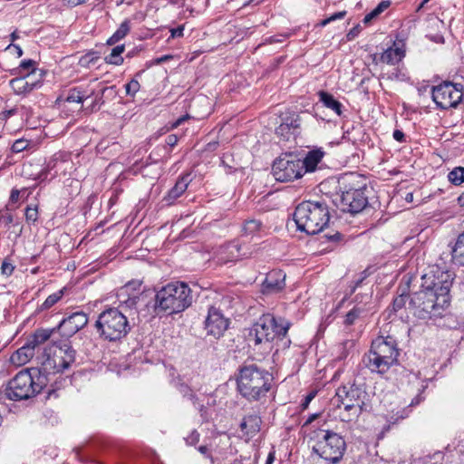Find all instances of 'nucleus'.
Listing matches in <instances>:
<instances>
[{
  "label": "nucleus",
  "mask_w": 464,
  "mask_h": 464,
  "mask_svg": "<svg viewBox=\"0 0 464 464\" xmlns=\"http://www.w3.org/2000/svg\"><path fill=\"white\" fill-rule=\"evenodd\" d=\"M140 84L136 79H132L125 84L126 94L133 97L140 90Z\"/></svg>",
  "instance_id": "nucleus-46"
},
{
  "label": "nucleus",
  "mask_w": 464,
  "mask_h": 464,
  "mask_svg": "<svg viewBox=\"0 0 464 464\" xmlns=\"http://www.w3.org/2000/svg\"><path fill=\"white\" fill-rule=\"evenodd\" d=\"M100 59V54L96 51H90L84 55L81 56L78 64L82 68H91L95 65Z\"/></svg>",
  "instance_id": "nucleus-37"
},
{
  "label": "nucleus",
  "mask_w": 464,
  "mask_h": 464,
  "mask_svg": "<svg viewBox=\"0 0 464 464\" xmlns=\"http://www.w3.org/2000/svg\"><path fill=\"white\" fill-rule=\"evenodd\" d=\"M336 396L343 407L341 413L343 421H356L363 412H370L372 410L371 396L364 382L355 381L340 386L336 391Z\"/></svg>",
  "instance_id": "nucleus-5"
},
{
  "label": "nucleus",
  "mask_w": 464,
  "mask_h": 464,
  "mask_svg": "<svg viewBox=\"0 0 464 464\" xmlns=\"http://www.w3.org/2000/svg\"><path fill=\"white\" fill-rule=\"evenodd\" d=\"M140 285H141L140 281H131V282L127 283L124 285L123 289L125 290L126 293H128L130 290H140Z\"/></svg>",
  "instance_id": "nucleus-54"
},
{
  "label": "nucleus",
  "mask_w": 464,
  "mask_h": 464,
  "mask_svg": "<svg viewBox=\"0 0 464 464\" xmlns=\"http://www.w3.org/2000/svg\"><path fill=\"white\" fill-rule=\"evenodd\" d=\"M184 28H185V25L184 24H181L176 28H172L169 30L170 32V38H178V37H182L183 36V32H184Z\"/></svg>",
  "instance_id": "nucleus-53"
},
{
  "label": "nucleus",
  "mask_w": 464,
  "mask_h": 464,
  "mask_svg": "<svg viewBox=\"0 0 464 464\" xmlns=\"http://www.w3.org/2000/svg\"><path fill=\"white\" fill-rule=\"evenodd\" d=\"M399 354L396 339L391 335H380L372 340L371 348L364 354L362 362L372 372L382 375L398 363Z\"/></svg>",
  "instance_id": "nucleus-6"
},
{
  "label": "nucleus",
  "mask_w": 464,
  "mask_h": 464,
  "mask_svg": "<svg viewBox=\"0 0 464 464\" xmlns=\"http://www.w3.org/2000/svg\"><path fill=\"white\" fill-rule=\"evenodd\" d=\"M222 257L224 262H236L250 256L251 252L246 249L238 240L228 242L223 246Z\"/></svg>",
  "instance_id": "nucleus-21"
},
{
  "label": "nucleus",
  "mask_w": 464,
  "mask_h": 464,
  "mask_svg": "<svg viewBox=\"0 0 464 464\" xmlns=\"http://www.w3.org/2000/svg\"><path fill=\"white\" fill-rule=\"evenodd\" d=\"M23 70L30 71L28 73L32 74L35 71V62L32 59L22 61L19 67L15 71L18 74H21Z\"/></svg>",
  "instance_id": "nucleus-45"
},
{
  "label": "nucleus",
  "mask_w": 464,
  "mask_h": 464,
  "mask_svg": "<svg viewBox=\"0 0 464 464\" xmlns=\"http://www.w3.org/2000/svg\"><path fill=\"white\" fill-rule=\"evenodd\" d=\"M178 142V137L174 134H170L166 138V144L169 147H174Z\"/></svg>",
  "instance_id": "nucleus-60"
},
{
  "label": "nucleus",
  "mask_w": 464,
  "mask_h": 464,
  "mask_svg": "<svg viewBox=\"0 0 464 464\" xmlns=\"http://www.w3.org/2000/svg\"><path fill=\"white\" fill-rule=\"evenodd\" d=\"M198 450L205 457H207V458H210L211 457L210 456V452H209V449L207 446H205V445L199 446Z\"/></svg>",
  "instance_id": "nucleus-64"
},
{
  "label": "nucleus",
  "mask_w": 464,
  "mask_h": 464,
  "mask_svg": "<svg viewBox=\"0 0 464 464\" xmlns=\"http://www.w3.org/2000/svg\"><path fill=\"white\" fill-rule=\"evenodd\" d=\"M363 312L362 308L360 307H353L352 310H350L344 319V324L346 325H352L355 322V320L361 315V314Z\"/></svg>",
  "instance_id": "nucleus-44"
},
{
  "label": "nucleus",
  "mask_w": 464,
  "mask_h": 464,
  "mask_svg": "<svg viewBox=\"0 0 464 464\" xmlns=\"http://www.w3.org/2000/svg\"><path fill=\"white\" fill-rule=\"evenodd\" d=\"M423 400L424 397H422L420 393L418 394L411 400V403L408 406L403 407L401 410H398L396 412L392 411L391 414H389L387 421L390 424H395L399 420H402L408 418L411 412V408L419 405Z\"/></svg>",
  "instance_id": "nucleus-25"
},
{
  "label": "nucleus",
  "mask_w": 464,
  "mask_h": 464,
  "mask_svg": "<svg viewBox=\"0 0 464 464\" xmlns=\"http://www.w3.org/2000/svg\"><path fill=\"white\" fill-rule=\"evenodd\" d=\"M0 222L5 226H9L14 222V217L10 213H5L0 216Z\"/></svg>",
  "instance_id": "nucleus-55"
},
{
  "label": "nucleus",
  "mask_w": 464,
  "mask_h": 464,
  "mask_svg": "<svg viewBox=\"0 0 464 464\" xmlns=\"http://www.w3.org/2000/svg\"><path fill=\"white\" fill-rule=\"evenodd\" d=\"M18 112V108H13L3 111V118L7 119Z\"/></svg>",
  "instance_id": "nucleus-63"
},
{
  "label": "nucleus",
  "mask_w": 464,
  "mask_h": 464,
  "mask_svg": "<svg viewBox=\"0 0 464 464\" xmlns=\"http://www.w3.org/2000/svg\"><path fill=\"white\" fill-rule=\"evenodd\" d=\"M285 286V274L282 270H272L266 274L262 283L261 292L264 295H273L281 292Z\"/></svg>",
  "instance_id": "nucleus-19"
},
{
  "label": "nucleus",
  "mask_w": 464,
  "mask_h": 464,
  "mask_svg": "<svg viewBox=\"0 0 464 464\" xmlns=\"http://www.w3.org/2000/svg\"><path fill=\"white\" fill-rule=\"evenodd\" d=\"M173 384L183 397H187L194 406H197L198 397L188 384L182 382L180 378L174 380Z\"/></svg>",
  "instance_id": "nucleus-33"
},
{
  "label": "nucleus",
  "mask_w": 464,
  "mask_h": 464,
  "mask_svg": "<svg viewBox=\"0 0 464 464\" xmlns=\"http://www.w3.org/2000/svg\"><path fill=\"white\" fill-rule=\"evenodd\" d=\"M409 296L405 295H401L393 299L392 304V308L394 313L398 312L401 308H403L406 304Z\"/></svg>",
  "instance_id": "nucleus-47"
},
{
  "label": "nucleus",
  "mask_w": 464,
  "mask_h": 464,
  "mask_svg": "<svg viewBox=\"0 0 464 464\" xmlns=\"http://www.w3.org/2000/svg\"><path fill=\"white\" fill-rule=\"evenodd\" d=\"M392 137L395 140H397L399 142L406 141L405 134L400 130H395L393 131Z\"/></svg>",
  "instance_id": "nucleus-58"
},
{
  "label": "nucleus",
  "mask_w": 464,
  "mask_h": 464,
  "mask_svg": "<svg viewBox=\"0 0 464 464\" xmlns=\"http://www.w3.org/2000/svg\"><path fill=\"white\" fill-rule=\"evenodd\" d=\"M382 78L390 81H404L406 79V74L399 67H393L386 72L383 71L382 72Z\"/></svg>",
  "instance_id": "nucleus-40"
},
{
  "label": "nucleus",
  "mask_w": 464,
  "mask_h": 464,
  "mask_svg": "<svg viewBox=\"0 0 464 464\" xmlns=\"http://www.w3.org/2000/svg\"><path fill=\"white\" fill-rule=\"evenodd\" d=\"M274 377L266 369L254 362H244L238 368L237 390L249 402H262L267 398Z\"/></svg>",
  "instance_id": "nucleus-2"
},
{
  "label": "nucleus",
  "mask_w": 464,
  "mask_h": 464,
  "mask_svg": "<svg viewBox=\"0 0 464 464\" xmlns=\"http://www.w3.org/2000/svg\"><path fill=\"white\" fill-rule=\"evenodd\" d=\"M50 167L48 166L46 169H43L37 176L36 179L40 181H44L48 179V173H49Z\"/></svg>",
  "instance_id": "nucleus-61"
},
{
  "label": "nucleus",
  "mask_w": 464,
  "mask_h": 464,
  "mask_svg": "<svg viewBox=\"0 0 464 464\" xmlns=\"http://www.w3.org/2000/svg\"><path fill=\"white\" fill-rule=\"evenodd\" d=\"M29 145L28 140H16L12 145V151L14 153H18L24 151Z\"/></svg>",
  "instance_id": "nucleus-48"
},
{
  "label": "nucleus",
  "mask_w": 464,
  "mask_h": 464,
  "mask_svg": "<svg viewBox=\"0 0 464 464\" xmlns=\"http://www.w3.org/2000/svg\"><path fill=\"white\" fill-rule=\"evenodd\" d=\"M63 290H59L52 295H50L46 299L45 301L41 304L40 306V310L41 311H44V310H48L50 309L52 306H53L59 300H61V298L63 297Z\"/></svg>",
  "instance_id": "nucleus-41"
},
{
  "label": "nucleus",
  "mask_w": 464,
  "mask_h": 464,
  "mask_svg": "<svg viewBox=\"0 0 464 464\" xmlns=\"http://www.w3.org/2000/svg\"><path fill=\"white\" fill-rule=\"evenodd\" d=\"M1 270H2V274L10 276L13 274V272L14 270V266L11 263L7 262L6 260H4L2 263V266H1Z\"/></svg>",
  "instance_id": "nucleus-51"
},
{
  "label": "nucleus",
  "mask_w": 464,
  "mask_h": 464,
  "mask_svg": "<svg viewBox=\"0 0 464 464\" xmlns=\"http://www.w3.org/2000/svg\"><path fill=\"white\" fill-rule=\"evenodd\" d=\"M31 73H26L24 76L16 77L10 81V87L15 94L25 95L39 85V82L36 81H29Z\"/></svg>",
  "instance_id": "nucleus-22"
},
{
  "label": "nucleus",
  "mask_w": 464,
  "mask_h": 464,
  "mask_svg": "<svg viewBox=\"0 0 464 464\" xmlns=\"http://www.w3.org/2000/svg\"><path fill=\"white\" fill-rule=\"evenodd\" d=\"M390 5L391 2L389 0L382 1L372 11H371L364 16L362 23L364 24H369L373 19L377 18Z\"/></svg>",
  "instance_id": "nucleus-36"
},
{
  "label": "nucleus",
  "mask_w": 464,
  "mask_h": 464,
  "mask_svg": "<svg viewBox=\"0 0 464 464\" xmlns=\"http://www.w3.org/2000/svg\"><path fill=\"white\" fill-rule=\"evenodd\" d=\"M88 0H63L65 5H67L70 7L77 6L81 4L86 3Z\"/></svg>",
  "instance_id": "nucleus-62"
},
{
  "label": "nucleus",
  "mask_w": 464,
  "mask_h": 464,
  "mask_svg": "<svg viewBox=\"0 0 464 464\" xmlns=\"http://www.w3.org/2000/svg\"><path fill=\"white\" fill-rule=\"evenodd\" d=\"M293 217L299 231L315 235L329 223V207L323 199L304 200L296 206Z\"/></svg>",
  "instance_id": "nucleus-7"
},
{
  "label": "nucleus",
  "mask_w": 464,
  "mask_h": 464,
  "mask_svg": "<svg viewBox=\"0 0 464 464\" xmlns=\"http://www.w3.org/2000/svg\"><path fill=\"white\" fill-rule=\"evenodd\" d=\"M263 229V223L257 219H248L243 225L245 235H256Z\"/></svg>",
  "instance_id": "nucleus-38"
},
{
  "label": "nucleus",
  "mask_w": 464,
  "mask_h": 464,
  "mask_svg": "<svg viewBox=\"0 0 464 464\" xmlns=\"http://www.w3.org/2000/svg\"><path fill=\"white\" fill-rule=\"evenodd\" d=\"M405 56V52L399 48L389 47L380 55L381 63H386L388 65L395 66L397 65Z\"/></svg>",
  "instance_id": "nucleus-29"
},
{
  "label": "nucleus",
  "mask_w": 464,
  "mask_h": 464,
  "mask_svg": "<svg viewBox=\"0 0 464 464\" xmlns=\"http://www.w3.org/2000/svg\"><path fill=\"white\" fill-rule=\"evenodd\" d=\"M449 180L454 185H460L464 182V168H454L448 175Z\"/></svg>",
  "instance_id": "nucleus-42"
},
{
  "label": "nucleus",
  "mask_w": 464,
  "mask_h": 464,
  "mask_svg": "<svg viewBox=\"0 0 464 464\" xmlns=\"http://www.w3.org/2000/svg\"><path fill=\"white\" fill-rule=\"evenodd\" d=\"M25 220L28 224L34 225L38 220L39 212L38 206H27L24 210Z\"/></svg>",
  "instance_id": "nucleus-43"
},
{
  "label": "nucleus",
  "mask_w": 464,
  "mask_h": 464,
  "mask_svg": "<svg viewBox=\"0 0 464 464\" xmlns=\"http://www.w3.org/2000/svg\"><path fill=\"white\" fill-rule=\"evenodd\" d=\"M58 347L62 352L63 366H66V369H68L75 362L76 351L68 342L58 344Z\"/></svg>",
  "instance_id": "nucleus-31"
},
{
  "label": "nucleus",
  "mask_w": 464,
  "mask_h": 464,
  "mask_svg": "<svg viewBox=\"0 0 464 464\" xmlns=\"http://www.w3.org/2000/svg\"><path fill=\"white\" fill-rule=\"evenodd\" d=\"M34 356V350L25 343L21 348L16 350L10 357V362L16 366H22L27 363Z\"/></svg>",
  "instance_id": "nucleus-27"
},
{
  "label": "nucleus",
  "mask_w": 464,
  "mask_h": 464,
  "mask_svg": "<svg viewBox=\"0 0 464 464\" xmlns=\"http://www.w3.org/2000/svg\"><path fill=\"white\" fill-rule=\"evenodd\" d=\"M93 94H94L93 90H89L87 87H84V86H76V87L71 88L68 91V93H67L66 97L64 98V100L67 102L82 103L85 100H87Z\"/></svg>",
  "instance_id": "nucleus-28"
},
{
  "label": "nucleus",
  "mask_w": 464,
  "mask_h": 464,
  "mask_svg": "<svg viewBox=\"0 0 464 464\" xmlns=\"http://www.w3.org/2000/svg\"><path fill=\"white\" fill-rule=\"evenodd\" d=\"M48 383L49 379H46L38 368H26L17 372L7 382L5 393L11 401L28 400L39 394Z\"/></svg>",
  "instance_id": "nucleus-8"
},
{
  "label": "nucleus",
  "mask_w": 464,
  "mask_h": 464,
  "mask_svg": "<svg viewBox=\"0 0 464 464\" xmlns=\"http://www.w3.org/2000/svg\"><path fill=\"white\" fill-rule=\"evenodd\" d=\"M38 370L49 380L52 373L63 372L66 370V366H63V359L58 344L54 343L53 345L52 352L47 354V358L43 362L42 366Z\"/></svg>",
  "instance_id": "nucleus-18"
},
{
  "label": "nucleus",
  "mask_w": 464,
  "mask_h": 464,
  "mask_svg": "<svg viewBox=\"0 0 464 464\" xmlns=\"http://www.w3.org/2000/svg\"><path fill=\"white\" fill-rule=\"evenodd\" d=\"M372 188L364 178L355 172L346 173L338 180V189L332 196V202L342 212L356 215L369 206Z\"/></svg>",
  "instance_id": "nucleus-1"
},
{
  "label": "nucleus",
  "mask_w": 464,
  "mask_h": 464,
  "mask_svg": "<svg viewBox=\"0 0 464 464\" xmlns=\"http://www.w3.org/2000/svg\"><path fill=\"white\" fill-rule=\"evenodd\" d=\"M200 439V434L198 432V430H193L189 435L184 438L187 445L194 446L196 445Z\"/></svg>",
  "instance_id": "nucleus-49"
},
{
  "label": "nucleus",
  "mask_w": 464,
  "mask_h": 464,
  "mask_svg": "<svg viewBox=\"0 0 464 464\" xmlns=\"http://www.w3.org/2000/svg\"><path fill=\"white\" fill-rule=\"evenodd\" d=\"M88 324V316L83 312H75L63 319L58 324L60 334L64 337H72Z\"/></svg>",
  "instance_id": "nucleus-17"
},
{
  "label": "nucleus",
  "mask_w": 464,
  "mask_h": 464,
  "mask_svg": "<svg viewBox=\"0 0 464 464\" xmlns=\"http://www.w3.org/2000/svg\"><path fill=\"white\" fill-rule=\"evenodd\" d=\"M290 326V322L285 318L266 314L248 329L246 341L249 346L270 349L274 340H283L285 337Z\"/></svg>",
  "instance_id": "nucleus-3"
},
{
  "label": "nucleus",
  "mask_w": 464,
  "mask_h": 464,
  "mask_svg": "<svg viewBox=\"0 0 464 464\" xmlns=\"http://www.w3.org/2000/svg\"><path fill=\"white\" fill-rule=\"evenodd\" d=\"M451 254L455 263L464 266V231L459 235Z\"/></svg>",
  "instance_id": "nucleus-32"
},
{
  "label": "nucleus",
  "mask_w": 464,
  "mask_h": 464,
  "mask_svg": "<svg viewBox=\"0 0 464 464\" xmlns=\"http://www.w3.org/2000/svg\"><path fill=\"white\" fill-rule=\"evenodd\" d=\"M139 299L140 296L137 295H130L126 300L121 301L118 308L122 310L125 314L127 312L132 313L133 310L137 309Z\"/></svg>",
  "instance_id": "nucleus-39"
},
{
  "label": "nucleus",
  "mask_w": 464,
  "mask_h": 464,
  "mask_svg": "<svg viewBox=\"0 0 464 464\" xmlns=\"http://www.w3.org/2000/svg\"><path fill=\"white\" fill-rule=\"evenodd\" d=\"M431 97L437 108L440 110L456 108L463 100L464 85L444 81L431 87Z\"/></svg>",
  "instance_id": "nucleus-12"
},
{
  "label": "nucleus",
  "mask_w": 464,
  "mask_h": 464,
  "mask_svg": "<svg viewBox=\"0 0 464 464\" xmlns=\"http://www.w3.org/2000/svg\"><path fill=\"white\" fill-rule=\"evenodd\" d=\"M54 329H37L29 336L26 343L34 349L46 342L53 333Z\"/></svg>",
  "instance_id": "nucleus-30"
},
{
  "label": "nucleus",
  "mask_w": 464,
  "mask_h": 464,
  "mask_svg": "<svg viewBox=\"0 0 464 464\" xmlns=\"http://www.w3.org/2000/svg\"><path fill=\"white\" fill-rule=\"evenodd\" d=\"M346 14H347V12L345 10H343V11L334 13V14L327 17V19L330 20V23H332L336 20L343 19L346 16Z\"/></svg>",
  "instance_id": "nucleus-57"
},
{
  "label": "nucleus",
  "mask_w": 464,
  "mask_h": 464,
  "mask_svg": "<svg viewBox=\"0 0 464 464\" xmlns=\"http://www.w3.org/2000/svg\"><path fill=\"white\" fill-rule=\"evenodd\" d=\"M190 182L191 178L189 173L179 176L175 185L163 197L162 203L164 206L169 207L174 205L177 199L185 193Z\"/></svg>",
  "instance_id": "nucleus-20"
},
{
  "label": "nucleus",
  "mask_w": 464,
  "mask_h": 464,
  "mask_svg": "<svg viewBox=\"0 0 464 464\" xmlns=\"http://www.w3.org/2000/svg\"><path fill=\"white\" fill-rule=\"evenodd\" d=\"M289 34H279L276 35L269 36L265 41L266 44L283 43L289 37Z\"/></svg>",
  "instance_id": "nucleus-50"
},
{
  "label": "nucleus",
  "mask_w": 464,
  "mask_h": 464,
  "mask_svg": "<svg viewBox=\"0 0 464 464\" xmlns=\"http://www.w3.org/2000/svg\"><path fill=\"white\" fill-rule=\"evenodd\" d=\"M124 50V44L115 46L114 48H112L111 53L105 56V63L112 65H121L124 62V59L121 55Z\"/></svg>",
  "instance_id": "nucleus-35"
},
{
  "label": "nucleus",
  "mask_w": 464,
  "mask_h": 464,
  "mask_svg": "<svg viewBox=\"0 0 464 464\" xmlns=\"http://www.w3.org/2000/svg\"><path fill=\"white\" fill-rule=\"evenodd\" d=\"M261 424V417L256 413H251L243 418L239 427L244 435L253 438L260 431Z\"/></svg>",
  "instance_id": "nucleus-23"
},
{
  "label": "nucleus",
  "mask_w": 464,
  "mask_h": 464,
  "mask_svg": "<svg viewBox=\"0 0 464 464\" xmlns=\"http://www.w3.org/2000/svg\"><path fill=\"white\" fill-rule=\"evenodd\" d=\"M324 154L325 153L322 149H315L308 151L304 160H301L304 174L314 171L317 165L322 161Z\"/></svg>",
  "instance_id": "nucleus-24"
},
{
  "label": "nucleus",
  "mask_w": 464,
  "mask_h": 464,
  "mask_svg": "<svg viewBox=\"0 0 464 464\" xmlns=\"http://www.w3.org/2000/svg\"><path fill=\"white\" fill-rule=\"evenodd\" d=\"M319 102L324 107L332 110L337 116H342L343 113V105L334 98L333 94L325 91H319L317 92Z\"/></svg>",
  "instance_id": "nucleus-26"
},
{
  "label": "nucleus",
  "mask_w": 464,
  "mask_h": 464,
  "mask_svg": "<svg viewBox=\"0 0 464 464\" xmlns=\"http://www.w3.org/2000/svg\"><path fill=\"white\" fill-rule=\"evenodd\" d=\"M301 117L294 111H285L279 115V125L276 128V135L283 140H289L300 133Z\"/></svg>",
  "instance_id": "nucleus-15"
},
{
  "label": "nucleus",
  "mask_w": 464,
  "mask_h": 464,
  "mask_svg": "<svg viewBox=\"0 0 464 464\" xmlns=\"http://www.w3.org/2000/svg\"><path fill=\"white\" fill-rule=\"evenodd\" d=\"M324 237H326L327 240L331 242H340L343 239V236L340 232H335L332 235L325 234Z\"/></svg>",
  "instance_id": "nucleus-56"
},
{
  "label": "nucleus",
  "mask_w": 464,
  "mask_h": 464,
  "mask_svg": "<svg viewBox=\"0 0 464 464\" xmlns=\"http://www.w3.org/2000/svg\"><path fill=\"white\" fill-rule=\"evenodd\" d=\"M229 325V319L227 318L219 308L210 306L208 315L204 321V329L208 335L216 339L220 338Z\"/></svg>",
  "instance_id": "nucleus-16"
},
{
  "label": "nucleus",
  "mask_w": 464,
  "mask_h": 464,
  "mask_svg": "<svg viewBox=\"0 0 464 464\" xmlns=\"http://www.w3.org/2000/svg\"><path fill=\"white\" fill-rule=\"evenodd\" d=\"M130 31V20H124L116 30V32L107 40L108 45H113L123 39Z\"/></svg>",
  "instance_id": "nucleus-34"
},
{
  "label": "nucleus",
  "mask_w": 464,
  "mask_h": 464,
  "mask_svg": "<svg viewBox=\"0 0 464 464\" xmlns=\"http://www.w3.org/2000/svg\"><path fill=\"white\" fill-rule=\"evenodd\" d=\"M192 301V290L188 284L172 282L157 291L153 309L157 315L178 314L189 307Z\"/></svg>",
  "instance_id": "nucleus-4"
},
{
  "label": "nucleus",
  "mask_w": 464,
  "mask_h": 464,
  "mask_svg": "<svg viewBox=\"0 0 464 464\" xmlns=\"http://www.w3.org/2000/svg\"><path fill=\"white\" fill-rule=\"evenodd\" d=\"M314 396H315L314 392H310L308 395L305 396L304 400L303 401V402L301 404V407L303 410H305L308 407L309 403L314 398Z\"/></svg>",
  "instance_id": "nucleus-59"
},
{
  "label": "nucleus",
  "mask_w": 464,
  "mask_h": 464,
  "mask_svg": "<svg viewBox=\"0 0 464 464\" xmlns=\"http://www.w3.org/2000/svg\"><path fill=\"white\" fill-rule=\"evenodd\" d=\"M450 301L445 295L421 288L410 296L409 309L420 320L441 318Z\"/></svg>",
  "instance_id": "nucleus-9"
},
{
  "label": "nucleus",
  "mask_w": 464,
  "mask_h": 464,
  "mask_svg": "<svg viewBox=\"0 0 464 464\" xmlns=\"http://www.w3.org/2000/svg\"><path fill=\"white\" fill-rule=\"evenodd\" d=\"M453 274L443 270L439 266H433L428 273L421 276L420 287L435 292L437 295H445L450 301V290L452 286Z\"/></svg>",
  "instance_id": "nucleus-14"
},
{
  "label": "nucleus",
  "mask_w": 464,
  "mask_h": 464,
  "mask_svg": "<svg viewBox=\"0 0 464 464\" xmlns=\"http://www.w3.org/2000/svg\"><path fill=\"white\" fill-rule=\"evenodd\" d=\"M362 28L360 24L353 26L346 34L348 41L353 40L360 34Z\"/></svg>",
  "instance_id": "nucleus-52"
},
{
  "label": "nucleus",
  "mask_w": 464,
  "mask_h": 464,
  "mask_svg": "<svg viewBox=\"0 0 464 464\" xmlns=\"http://www.w3.org/2000/svg\"><path fill=\"white\" fill-rule=\"evenodd\" d=\"M94 327L99 337L107 342H117L131 330L128 315L116 307L103 310L97 317Z\"/></svg>",
  "instance_id": "nucleus-10"
},
{
  "label": "nucleus",
  "mask_w": 464,
  "mask_h": 464,
  "mask_svg": "<svg viewBox=\"0 0 464 464\" xmlns=\"http://www.w3.org/2000/svg\"><path fill=\"white\" fill-rule=\"evenodd\" d=\"M272 174L280 182H289L303 177L301 159L291 153L280 156L272 165Z\"/></svg>",
  "instance_id": "nucleus-13"
},
{
  "label": "nucleus",
  "mask_w": 464,
  "mask_h": 464,
  "mask_svg": "<svg viewBox=\"0 0 464 464\" xmlns=\"http://www.w3.org/2000/svg\"><path fill=\"white\" fill-rule=\"evenodd\" d=\"M323 437L313 447V451L329 463L336 464L346 450V442L338 433L332 430H322Z\"/></svg>",
  "instance_id": "nucleus-11"
}]
</instances>
